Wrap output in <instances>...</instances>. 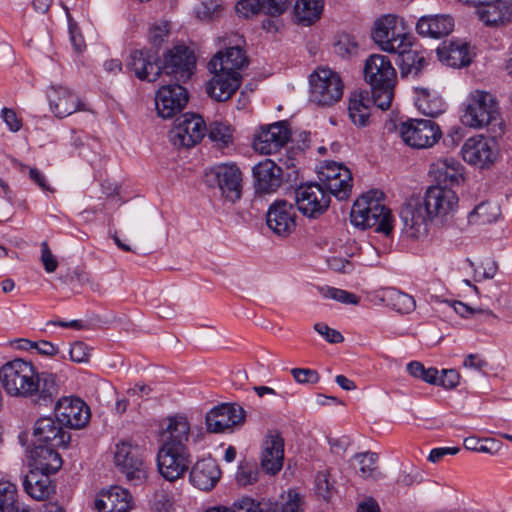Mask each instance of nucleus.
Returning <instances> with one entry per match:
<instances>
[{"mask_svg":"<svg viewBox=\"0 0 512 512\" xmlns=\"http://www.w3.org/2000/svg\"><path fill=\"white\" fill-rule=\"evenodd\" d=\"M291 0H239L235 5L236 13L244 18L264 13L278 17L286 12Z\"/></svg>","mask_w":512,"mask_h":512,"instance_id":"nucleus-31","label":"nucleus"},{"mask_svg":"<svg viewBox=\"0 0 512 512\" xmlns=\"http://www.w3.org/2000/svg\"><path fill=\"white\" fill-rule=\"evenodd\" d=\"M414 43L412 37L406 40H400L397 45H394V50L391 53L397 54L396 64L399 66L400 74L406 77L409 74H416V50L413 49Z\"/></svg>","mask_w":512,"mask_h":512,"instance_id":"nucleus-41","label":"nucleus"},{"mask_svg":"<svg viewBox=\"0 0 512 512\" xmlns=\"http://www.w3.org/2000/svg\"><path fill=\"white\" fill-rule=\"evenodd\" d=\"M169 33L168 23L163 22L160 24H155L151 27L149 32V41L155 47L161 45L164 39L167 37Z\"/></svg>","mask_w":512,"mask_h":512,"instance_id":"nucleus-59","label":"nucleus"},{"mask_svg":"<svg viewBox=\"0 0 512 512\" xmlns=\"http://www.w3.org/2000/svg\"><path fill=\"white\" fill-rule=\"evenodd\" d=\"M2 118L11 131L17 132L21 129V119L17 117L14 110L4 108L2 110Z\"/></svg>","mask_w":512,"mask_h":512,"instance_id":"nucleus-64","label":"nucleus"},{"mask_svg":"<svg viewBox=\"0 0 512 512\" xmlns=\"http://www.w3.org/2000/svg\"><path fill=\"white\" fill-rule=\"evenodd\" d=\"M245 422V410L237 404H220L206 415L205 423L211 433H223Z\"/></svg>","mask_w":512,"mask_h":512,"instance_id":"nucleus-16","label":"nucleus"},{"mask_svg":"<svg viewBox=\"0 0 512 512\" xmlns=\"http://www.w3.org/2000/svg\"><path fill=\"white\" fill-rule=\"evenodd\" d=\"M46 93L50 109L58 118L67 117L82 109L79 98L67 87L52 85Z\"/></svg>","mask_w":512,"mask_h":512,"instance_id":"nucleus-28","label":"nucleus"},{"mask_svg":"<svg viewBox=\"0 0 512 512\" xmlns=\"http://www.w3.org/2000/svg\"><path fill=\"white\" fill-rule=\"evenodd\" d=\"M460 374L455 369H443L440 376L439 386L444 389H454L458 386Z\"/></svg>","mask_w":512,"mask_h":512,"instance_id":"nucleus-61","label":"nucleus"},{"mask_svg":"<svg viewBox=\"0 0 512 512\" xmlns=\"http://www.w3.org/2000/svg\"><path fill=\"white\" fill-rule=\"evenodd\" d=\"M499 107L495 97L486 91L472 92L461 116L465 126L480 129L489 125H501Z\"/></svg>","mask_w":512,"mask_h":512,"instance_id":"nucleus-3","label":"nucleus"},{"mask_svg":"<svg viewBox=\"0 0 512 512\" xmlns=\"http://www.w3.org/2000/svg\"><path fill=\"white\" fill-rule=\"evenodd\" d=\"M190 423L183 415L167 417L161 427V447L189 449Z\"/></svg>","mask_w":512,"mask_h":512,"instance_id":"nucleus-23","label":"nucleus"},{"mask_svg":"<svg viewBox=\"0 0 512 512\" xmlns=\"http://www.w3.org/2000/svg\"><path fill=\"white\" fill-rule=\"evenodd\" d=\"M436 52L440 62L453 68L465 67L471 63L469 46L461 40L444 41Z\"/></svg>","mask_w":512,"mask_h":512,"instance_id":"nucleus-35","label":"nucleus"},{"mask_svg":"<svg viewBox=\"0 0 512 512\" xmlns=\"http://www.w3.org/2000/svg\"><path fill=\"white\" fill-rule=\"evenodd\" d=\"M34 444L52 445L67 448L71 440V434L63 429V426L52 417H41L33 429Z\"/></svg>","mask_w":512,"mask_h":512,"instance_id":"nucleus-25","label":"nucleus"},{"mask_svg":"<svg viewBox=\"0 0 512 512\" xmlns=\"http://www.w3.org/2000/svg\"><path fill=\"white\" fill-rule=\"evenodd\" d=\"M207 183L216 185L223 197L230 202L240 199L242 193V173L234 163H222L210 169L206 174Z\"/></svg>","mask_w":512,"mask_h":512,"instance_id":"nucleus-9","label":"nucleus"},{"mask_svg":"<svg viewBox=\"0 0 512 512\" xmlns=\"http://www.w3.org/2000/svg\"><path fill=\"white\" fill-rule=\"evenodd\" d=\"M364 77L370 85L373 104L388 110L394 97L396 70L385 55L373 54L365 62Z\"/></svg>","mask_w":512,"mask_h":512,"instance_id":"nucleus-1","label":"nucleus"},{"mask_svg":"<svg viewBox=\"0 0 512 512\" xmlns=\"http://www.w3.org/2000/svg\"><path fill=\"white\" fill-rule=\"evenodd\" d=\"M41 262L47 273H53L58 267V261L46 241L41 243Z\"/></svg>","mask_w":512,"mask_h":512,"instance_id":"nucleus-58","label":"nucleus"},{"mask_svg":"<svg viewBox=\"0 0 512 512\" xmlns=\"http://www.w3.org/2000/svg\"><path fill=\"white\" fill-rule=\"evenodd\" d=\"M206 131L209 139L219 148L228 147L233 142V129L226 122L213 121L206 127Z\"/></svg>","mask_w":512,"mask_h":512,"instance_id":"nucleus-45","label":"nucleus"},{"mask_svg":"<svg viewBox=\"0 0 512 512\" xmlns=\"http://www.w3.org/2000/svg\"><path fill=\"white\" fill-rule=\"evenodd\" d=\"M210 73L213 74V77L207 83L206 91L211 98L218 102H224L231 98L241 85L242 77H236L227 72Z\"/></svg>","mask_w":512,"mask_h":512,"instance_id":"nucleus-36","label":"nucleus"},{"mask_svg":"<svg viewBox=\"0 0 512 512\" xmlns=\"http://www.w3.org/2000/svg\"><path fill=\"white\" fill-rule=\"evenodd\" d=\"M460 451L459 447H439L430 451L428 461L432 463L440 462L446 455H456Z\"/></svg>","mask_w":512,"mask_h":512,"instance_id":"nucleus-63","label":"nucleus"},{"mask_svg":"<svg viewBox=\"0 0 512 512\" xmlns=\"http://www.w3.org/2000/svg\"><path fill=\"white\" fill-rule=\"evenodd\" d=\"M461 153L465 162L479 168L490 166L497 157L494 141H489L483 136L467 139Z\"/></svg>","mask_w":512,"mask_h":512,"instance_id":"nucleus-22","label":"nucleus"},{"mask_svg":"<svg viewBox=\"0 0 512 512\" xmlns=\"http://www.w3.org/2000/svg\"><path fill=\"white\" fill-rule=\"evenodd\" d=\"M323 187L339 200L349 197L352 188V175L349 169L340 163L329 162L320 172Z\"/></svg>","mask_w":512,"mask_h":512,"instance_id":"nucleus-18","label":"nucleus"},{"mask_svg":"<svg viewBox=\"0 0 512 512\" xmlns=\"http://www.w3.org/2000/svg\"><path fill=\"white\" fill-rule=\"evenodd\" d=\"M284 439L278 432H270L262 444L260 465L269 475H276L283 467Z\"/></svg>","mask_w":512,"mask_h":512,"instance_id":"nucleus-26","label":"nucleus"},{"mask_svg":"<svg viewBox=\"0 0 512 512\" xmlns=\"http://www.w3.org/2000/svg\"><path fill=\"white\" fill-rule=\"evenodd\" d=\"M419 377L429 384L439 385L440 376H438V370L433 367L425 368L420 362H418V378Z\"/></svg>","mask_w":512,"mask_h":512,"instance_id":"nucleus-62","label":"nucleus"},{"mask_svg":"<svg viewBox=\"0 0 512 512\" xmlns=\"http://www.w3.org/2000/svg\"><path fill=\"white\" fill-rule=\"evenodd\" d=\"M258 471L255 467L241 465L236 478L240 485L246 486L255 483L258 480Z\"/></svg>","mask_w":512,"mask_h":512,"instance_id":"nucleus-56","label":"nucleus"},{"mask_svg":"<svg viewBox=\"0 0 512 512\" xmlns=\"http://www.w3.org/2000/svg\"><path fill=\"white\" fill-rule=\"evenodd\" d=\"M50 474L32 467L23 480L26 493L35 500L47 499L53 492Z\"/></svg>","mask_w":512,"mask_h":512,"instance_id":"nucleus-38","label":"nucleus"},{"mask_svg":"<svg viewBox=\"0 0 512 512\" xmlns=\"http://www.w3.org/2000/svg\"><path fill=\"white\" fill-rule=\"evenodd\" d=\"M355 461L358 464L357 473L362 478L377 479L380 476V472L377 467L378 456L373 452L358 453L354 456Z\"/></svg>","mask_w":512,"mask_h":512,"instance_id":"nucleus-47","label":"nucleus"},{"mask_svg":"<svg viewBox=\"0 0 512 512\" xmlns=\"http://www.w3.org/2000/svg\"><path fill=\"white\" fill-rule=\"evenodd\" d=\"M36 375L33 365L22 359L10 361L0 369V380L4 390L15 397L26 398L31 394Z\"/></svg>","mask_w":512,"mask_h":512,"instance_id":"nucleus-6","label":"nucleus"},{"mask_svg":"<svg viewBox=\"0 0 512 512\" xmlns=\"http://www.w3.org/2000/svg\"><path fill=\"white\" fill-rule=\"evenodd\" d=\"M371 103H373L372 96L370 97L366 91H355L351 94L348 113L355 125L364 127L368 124Z\"/></svg>","mask_w":512,"mask_h":512,"instance_id":"nucleus-40","label":"nucleus"},{"mask_svg":"<svg viewBox=\"0 0 512 512\" xmlns=\"http://www.w3.org/2000/svg\"><path fill=\"white\" fill-rule=\"evenodd\" d=\"M323 4V0H297L294 7L295 17L300 23L310 25L320 17Z\"/></svg>","mask_w":512,"mask_h":512,"instance_id":"nucleus-42","label":"nucleus"},{"mask_svg":"<svg viewBox=\"0 0 512 512\" xmlns=\"http://www.w3.org/2000/svg\"><path fill=\"white\" fill-rule=\"evenodd\" d=\"M310 99L321 106H331L343 95L344 84L339 74L329 68H318L310 76Z\"/></svg>","mask_w":512,"mask_h":512,"instance_id":"nucleus-7","label":"nucleus"},{"mask_svg":"<svg viewBox=\"0 0 512 512\" xmlns=\"http://www.w3.org/2000/svg\"><path fill=\"white\" fill-rule=\"evenodd\" d=\"M196 58L186 46H175L164 56L161 74L175 80V82H186L193 74Z\"/></svg>","mask_w":512,"mask_h":512,"instance_id":"nucleus-12","label":"nucleus"},{"mask_svg":"<svg viewBox=\"0 0 512 512\" xmlns=\"http://www.w3.org/2000/svg\"><path fill=\"white\" fill-rule=\"evenodd\" d=\"M500 215V209L491 202H482L467 216V224H487L495 221Z\"/></svg>","mask_w":512,"mask_h":512,"instance_id":"nucleus-44","label":"nucleus"},{"mask_svg":"<svg viewBox=\"0 0 512 512\" xmlns=\"http://www.w3.org/2000/svg\"><path fill=\"white\" fill-rule=\"evenodd\" d=\"M248 65L245 52L239 47H229L224 52H217L208 63L210 72H227L242 77L240 70Z\"/></svg>","mask_w":512,"mask_h":512,"instance_id":"nucleus-27","label":"nucleus"},{"mask_svg":"<svg viewBox=\"0 0 512 512\" xmlns=\"http://www.w3.org/2000/svg\"><path fill=\"white\" fill-rule=\"evenodd\" d=\"M221 471L212 458L197 461L190 471V482L200 490L209 491L219 481Z\"/></svg>","mask_w":512,"mask_h":512,"instance_id":"nucleus-34","label":"nucleus"},{"mask_svg":"<svg viewBox=\"0 0 512 512\" xmlns=\"http://www.w3.org/2000/svg\"><path fill=\"white\" fill-rule=\"evenodd\" d=\"M300 504L299 494L289 491L286 495H281L280 500L276 502L269 500L256 502L251 498H243L234 503L230 512H298Z\"/></svg>","mask_w":512,"mask_h":512,"instance_id":"nucleus-15","label":"nucleus"},{"mask_svg":"<svg viewBox=\"0 0 512 512\" xmlns=\"http://www.w3.org/2000/svg\"><path fill=\"white\" fill-rule=\"evenodd\" d=\"M390 301L393 309L402 314L410 313L416 306V302L412 296L400 291H392Z\"/></svg>","mask_w":512,"mask_h":512,"instance_id":"nucleus-49","label":"nucleus"},{"mask_svg":"<svg viewBox=\"0 0 512 512\" xmlns=\"http://www.w3.org/2000/svg\"><path fill=\"white\" fill-rule=\"evenodd\" d=\"M114 463L134 485L141 484L147 477L145 449L131 441L116 444Z\"/></svg>","mask_w":512,"mask_h":512,"instance_id":"nucleus-5","label":"nucleus"},{"mask_svg":"<svg viewBox=\"0 0 512 512\" xmlns=\"http://www.w3.org/2000/svg\"><path fill=\"white\" fill-rule=\"evenodd\" d=\"M205 132L206 125L200 115L185 113L176 119L169 138L176 147L190 148L203 139Z\"/></svg>","mask_w":512,"mask_h":512,"instance_id":"nucleus-10","label":"nucleus"},{"mask_svg":"<svg viewBox=\"0 0 512 512\" xmlns=\"http://www.w3.org/2000/svg\"><path fill=\"white\" fill-rule=\"evenodd\" d=\"M127 67L140 80L154 82L161 75L157 50L147 48L133 50L127 60Z\"/></svg>","mask_w":512,"mask_h":512,"instance_id":"nucleus-20","label":"nucleus"},{"mask_svg":"<svg viewBox=\"0 0 512 512\" xmlns=\"http://www.w3.org/2000/svg\"><path fill=\"white\" fill-rule=\"evenodd\" d=\"M70 359L76 363H86L90 358V348L82 341H76L69 350Z\"/></svg>","mask_w":512,"mask_h":512,"instance_id":"nucleus-55","label":"nucleus"},{"mask_svg":"<svg viewBox=\"0 0 512 512\" xmlns=\"http://www.w3.org/2000/svg\"><path fill=\"white\" fill-rule=\"evenodd\" d=\"M335 52L341 57H350L357 52V44L349 35L339 37L334 45Z\"/></svg>","mask_w":512,"mask_h":512,"instance_id":"nucleus-54","label":"nucleus"},{"mask_svg":"<svg viewBox=\"0 0 512 512\" xmlns=\"http://www.w3.org/2000/svg\"><path fill=\"white\" fill-rule=\"evenodd\" d=\"M416 120L409 118L402 121L398 127L397 132L402 141L411 148H416Z\"/></svg>","mask_w":512,"mask_h":512,"instance_id":"nucleus-50","label":"nucleus"},{"mask_svg":"<svg viewBox=\"0 0 512 512\" xmlns=\"http://www.w3.org/2000/svg\"><path fill=\"white\" fill-rule=\"evenodd\" d=\"M442 137L439 125L431 119H418V149L434 146Z\"/></svg>","mask_w":512,"mask_h":512,"instance_id":"nucleus-43","label":"nucleus"},{"mask_svg":"<svg viewBox=\"0 0 512 512\" xmlns=\"http://www.w3.org/2000/svg\"><path fill=\"white\" fill-rule=\"evenodd\" d=\"M294 193L299 212L307 217L316 218L329 207L331 193L326 191L321 184H302Z\"/></svg>","mask_w":512,"mask_h":512,"instance_id":"nucleus-11","label":"nucleus"},{"mask_svg":"<svg viewBox=\"0 0 512 512\" xmlns=\"http://www.w3.org/2000/svg\"><path fill=\"white\" fill-rule=\"evenodd\" d=\"M290 139V131L286 121H279L260 127L254 136V148L262 154L279 151Z\"/></svg>","mask_w":512,"mask_h":512,"instance_id":"nucleus-19","label":"nucleus"},{"mask_svg":"<svg viewBox=\"0 0 512 512\" xmlns=\"http://www.w3.org/2000/svg\"><path fill=\"white\" fill-rule=\"evenodd\" d=\"M400 218L406 228L413 229L416 225V199L413 196L406 199L402 205Z\"/></svg>","mask_w":512,"mask_h":512,"instance_id":"nucleus-51","label":"nucleus"},{"mask_svg":"<svg viewBox=\"0 0 512 512\" xmlns=\"http://www.w3.org/2000/svg\"><path fill=\"white\" fill-rule=\"evenodd\" d=\"M33 386L31 394L26 398L38 406H48L53 403L59 392L56 376L49 372L37 373Z\"/></svg>","mask_w":512,"mask_h":512,"instance_id":"nucleus-33","label":"nucleus"},{"mask_svg":"<svg viewBox=\"0 0 512 512\" xmlns=\"http://www.w3.org/2000/svg\"><path fill=\"white\" fill-rule=\"evenodd\" d=\"M463 166L454 158H442L430 165L429 175L436 186L448 188L463 181Z\"/></svg>","mask_w":512,"mask_h":512,"instance_id":"nucleus-32","label":"nucleus"},{"mask_svg":"<svg viewBox=\"0 0 512 512\" xmlns=\"http://www.w3.org/2000/svg\"><path fill=\"white\" fill-rule=\"evenodd\" d=\"M290 372L298 384H316L320 380L318 372L310 368H292Z\"/></svg>","mask_w":512,"mask_h":512,"instance_id":"nucleus-53","label":"nucleus"},{"mask_svg":"<svg viewBox=\"0 0 512 512\" xmlns=\"http://www.w3.org/2000/svg\"><path fill=\"white\" fill-rule=\"evenodd\" d=\"M418 111L425 116L436 117L444 109L441 99L437 95H431L428 89L418 88Z\"/></svg>","mask_w":512,"mask_h":512,"instance_id":"nucleus-46","label":"nucleus"},{"mask_svg":"<svg viewBox=\"0 0 512 512\" xmlns=\"http://www.w3.org/2000/svg\"><path fill=\"white\" fill-rule=\"evenodd\" d=\"M314 329L317 333L323 336L325 340L328 341L329 343L336 344L341 343L344 340V337L339 331L330 328L325 323H316L314 325Z\"/></svg>","mask_w":512,"mask_h":512,"instance_id":"nucleus-57","label":"nucleus"},{"mask_svg":"<svg viewBox=\"0 0 512 512\" xmlns=\"http://www.w3.org/2000/svg\"><path fill=\"white\" fill-rule=\"evenodd\" d=\"M55 415L60 425L80 429L90 420V409L77 397H63L56 402Z\"/></svg>","mask_w":512,"mask_h":512,"instance_id":"nucleus-17","label":"nucleus"},{"mask_svg":"<svg viewBox=\"0 0 512 512\" xmlns=\"http://www.w3.org/2000/svg\"><path fill=\"white\" fill-rule=\"evenodd\" d=\"M296 213L291 203L286 200L273 202L267 213L266 223L268 228L277 236L287 237L295 229Z\"/></svg>","mask_w":512,"mask_h":512,"instance_id":"nucleus-21","label":"nucleus"},{"mask_svg":"<svg viewBox=\"0 0 512 512\" xmlns=\"http://www.w3.org/2000/svg\"><path fill=\"white\" fill-rule=\"evenodd\" d=\"M454 21L449 15L422 16L418 19V35L441 38L453 31Z\"/></svg>","mask_w":512,"mask_h":512,"instance_id":"nucleus-39","label":"nucleus"},{"mask_svg":"<svg viewBox=\"0 0 512 512\" xmlns=\"http://www.w3.org/2000/svg\"><path fill=\"white\" fill-rule=\"evenodd\" d=\"M192 462L189 449L160 447L157 454V466L160 474L173 482L182 478Z\"/></svg>","mask_w":512,"mask_h":512,"instance_id":"nucleus-13","label":"nucleus"},{"mask_svg":"<svg viewBox=\"0 0 512 512\" xmlns=\"http://www.w3.org/2000/svg\"><path fill=\"white\" fill-rule=\"evenodd\" d=\"M372 38L382 51L392 52L394 45H397L402 39L411 38V35L402 18L387 14L375 21Z\"/></svg>","mask_w":512,"mask_h":512,"instance_id":"nucleus-8","label":"nucleus"},{"mask_svg":"<svg viewBox=\"0 0 512 512\" xmlns=\"http://www.w3.org/2000/svg\"><path fill=\"white\" fill-rule=\"evenodd\" d=\"M377 195V191H371L355 201L350 213L351 223L361 229L374 227L376 232L388 235L393 229V217Z\"/></svg>","mask_w":512,"mask_h":512,"instance_id":"nucleus-2","label":"nucleus"},{"mask_svg":"<svg viewBox=\"0 0 512 512\" xmlns=\"http://www.w3.org/2000/svg\"><path fill=\"white\" fill-rule=\"evenodd\" d=\"M254 188L257 194H270L282 185L283 171L271 159H265L252 168Z\"/></svg>","mask_w":512,"mask_h":512,"instance_id":"nucleus-24","label":"nucleus"},{"mask_svg":"<svg viewBox=\"0 0 512 512\" xmlns=\"http://www.w3.org/2000/svg\"><path fill=\"white\" fill-rule=\"evenodd\" d=\"M318 291L324 298L332 299L343 304L357 305L359 303V297L346 290L325 286L319 287Z\"/></svg>","mask_w":512,"mask_h":512,"instance_id":"nucleus-48","label":"nucleus"},{"mask_svg":"<svg viewBox=\"0 0 512 512\" xmlns=\"http://www.w3.org/2000/svg\"><path fill=\"white\" fill-rule=\"evenodd\" d=\"M479 20L487 27L503 28L512 23V1L494 0L477 10Z\"/></svg>","mask_w":512,"mask_h":512,"instance_id":"nucleus-29","label":"nucleus"},{"mask_svg":"<svg viewBox=\"0 0 512 512\" xmlns=\"http://www.w3.org/2000/svg\"><path fill=\"white\" fill-rule=\"evenodd\" d=\"M23 342L29 345L31 349L37 350V352L41 355L53 356L58 353V348L53 343L46 340H41L37 342L23 340Z\"/></svg>","mask_w":512,"mask_h":512,"instance_id":"nucleus-60","label":"nucleus"},{"mask_svg":"<svg viewBox=\"0 0 512 512\" xmlns=\"http://www.w3.org/2000/svg\"><path fill=\"white\" fill-rule=\"evenodd\" d=\"M132 507L131 494L120 486L100 492L95 500L97 512H130Z\"/></svg>","mask_w":512,"mask_h":512,"instance_id":"nucleus-30","label":"nucleus"},{"mask_svg":"<svg viewBox=\"0 0 512 512\" xmlns=\"http://www.w3.org/2000/svg\"><path fill=\"white\" fill-rule=\"evenodd\" d=\"M58 447L44 444H34L29 451L30 465L40 471L56 473L62 467V458L57 452Z\"/></svg>","mask_w":512,"mask_h":512,"instance_id":"nucleus-37","label":"nucleus"},{"mask_svg":"<svg viewBox=\"0 0 512 512\" xmlns=\"http://www.w3.org/2000/svg\"><path fill=\"white\" fill-rule=\"evenodd\" d=\"M458 204V197L456 193L445 187L431 186L428 188L424 206L427 214L430 217H442L445 219V223H442L444 228L449 231L454 227L459 228L463 231L466 227L463 220L453 219V212Z\"/></svg>","mask_w":512,"mask_h":512,"instance_id":"nucleus-4","label":"nucleus"},{"mask_svg":"<svg viewBox=\"0 0 512 512\" xmlns=\"http://www.w3.org/2000/svg\"><path fill=\"white\" fill-rule=\"evenodd\" d=\"M187 90L180 83L161 86L155 94V107L159 117L169 119L181 112L188 102Z\"/></svg>","mask_w":512,"mask_h":512,"instance_id":"nucleus-14","label":"nucleus"},{"mask_svg":"<svg viewBox=\"0 0 512 512\" xmlns=\"http://www.w3.org/2000/svg\"><path fill=\"white\" fill-rule=\"evenodd\" d=\"M15 484L9 481L0 482V512L11 509L14 503Z\"/></svg>","mask_w":512,"mask_h":512,"instance_id":"nucleus-52","label":"nucleus"}]
</instances>
